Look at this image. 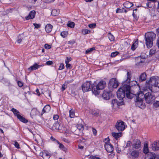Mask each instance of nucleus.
<instances>
[{
	"label": "nucleus",
	"instance_id": "obj_1",
	"mask_svg": "<svg viewBox=\"0 0 159 159\" xmlns=\"http://www.w3.org/2000/svg\"><path fill=\"white\" fill-rule=\"evenodd\" d=\"M130 72L128 71L127 72V79L122 83V86L121 87L117 92V97L120 100H121L125 97L126 94V97L129 99L133 98V94L131 93L130 86L131 83L134 82V84L137 83L136 81H133L130 82L131 78Z\"/></svg>",
	"mask_w": 159,
	"mask_h": 159
},
{
	"label": "nucleus",
	"instance_id": "obj_2",
	"mask_svg": "<svg viewBox=\"0 0 159 159\" xmlns=\"http://www.w3.org/2000/svg\"><path fill=\"white\" fill-rule=\"evenodd\" d=\"M146 87L151 92L155 93L159 90V78L157 76L151 77L146 81Z\"/></svg>",
	"mask_w": 159,
	"mask_h": 159
},
{
	"label": "nucleus",
	"instance_id": "obj_3",
	"mask_svg": "<svg viewBox=\"0 0 159 159\" xmlns=\"http://www.w3.org/2000/svg\"><path fill=\"white\" fill-rule=\"evenodd\" d=\"M156 38V34L153 32H148L145 34V43L148 48H151L153 45V41Z\"/></svg>",
	"mask_w": 159,
	"mask_h": 159
},
{
	"label": "nucleus",
	"instance_id": "obj_4",
	"mask_svg": "<svg viewBox=\"0 0 159 159\" xmlns=\"http://www.w3.org/2000/svg\"><path fill=\"white\" fill-rule=\"evenodd\" d=\"M106 82L105 81H101L96 85L92 87V91L95 95H98L100 93V90L103 89L106 86Z\"/></svg>",
	"mask_w": 159,
	"mask_h": 159
},
{
	"label": "nucleus",
	"instance_id": "obj_5",
	"mask_svg": "<svg viewBox=\"0 0 159 159\" xmlns=\"http://www.w3.org/2000/svg\"><path fill=\"white\" fill-rule=\"evenodd\" d=\"M91 81H87L84 83L82 86V90L84 92H86L91 90L92 87H91Z\"/></svg>",
	"mask_w": 159,
	"mask_h": 159
},
{
	"label": "nucleus",
	"instance_id": "obj_6",
	"mask_svg": "<svg viewBox=\"0 0 159 159\" xmlns=\"http://www.w3.org/2000/svg\"><path fill=\"white\" fill-rule=\"evenodd\" d=\"M144 98L146 102L148 104L151 103L155 99V96L150 92H148L145 94Z\"/></svg>",
	"mask_w": 159,
	"mask_h": 159
},
{
	"label": "nucleus",
	"instance_id": "obj_7",
	"mask_svg": "<svg viewBox=\"0 0 159 159\" xmlns=\"http://www.w3.org/2000/svg\"><path fill=\"white\" fill-rule=\"evenodd\" d=\"M115 126L119 131H122L125 128L124 122L121 120L118 121L116 123Z\"/></svg>",
	"mask_w": 159,
	"mask_h": 159
},
{
	"label": "nucleus",
	"instance_id": "obj_8",
	"mask_svg": "<svg viewBox=\"0 0 159 159\" xmlns=\"http://www.w3.org/2000/svg\"><path fill=\"white\" fill-rule=\"evenodd\" d=\"M119 83L115 78L111 79L109 83L108 86L111 88H116L118 87Z\"/></svg>",
	"mask_w": 159,
	"mask_h": 159
},
{
	"label": "nucleus",
	"instance_id": "obj_9",
	"mask_svg": "<svg viewBox=\"0 0 159 159\" xmlns=\"http://www.w3.org/2000/svg\"><path fill=\"white\" fill-rule=\"evenodd\" d=\"M144 58H142L141 57H138L135 58V61L136 62L135 65L139 66L143 65L145 61Z\"/></svg>",
	"mask_w": 159,
	"mask_h": 159
},
{
	"label": "nucleus",
	"instance_id": "obj_10",
	"mask_svg": "<svg viewBox=\"0 0 159 159\" xmlns=\"http://www.w3.org/2000/svg\"><path fill=\"white\" fill-rule=\"evenodd\" d=\"M132 147L133 148L137 149H139L141 147V142L138 139H135L133 141Z\"/></svg>",
	"mask_w": 159,
	"mask_h": 159
},
{
	"label": "nucleus",
	"instance_id": "obj_11",
	"mask_svg": "<svg viewBox=\"0 0 159 159\" xmlns=\"http://www.w3.org/2000/svg\"><path fill=\"white\" fill-rule=\"evenodd\" d=\"M111 103L112 107L114 108H116L119 106L122 105L123 102L122 101L118 102L117 99H114L112 100Z\"/></svg>",
	"mask_w": 159,
	"mask_h": 159
},
{
	"label": "nucleus",
	"instance_id": "obj_12",
	"mask_svg": "<svg viewBox=\"0 0 159 159\" xmlns=\"http://www.w3.org/2000/svg\"><path fill=\"white\" fill-rule=\"evenodd\" d=\"M39 155L43 159H49L50 157L49 153L47 151H43L39 153Z\"/></svg>",
	"mask_w": 159,
	"mask_h": 159
},
{
	"label": "nucleus",
	"instance_id": "obj_13",
	"mask_svg": "<svg viewBox=\"0 0 159 159\" xmlns=\"http://www.w3.org/2000/svg\"><path fill=\"white\" fill-rule=\"evenodd\" d=\"M143 100H136L135 101V105L140 108L143 109L145 108V105L144 103L143 102Z\"/></svg>",
	"mask_w": 159,
	"mask_h": 159
},
{
	"label": "nucleus",
	"instance_id": "obj_14",
	"mask_svg": "<svg viewBox=\"0 0 159 159\" xmlns=\"http://www.w3.org/2000/svg\"><path fill=\"white\" fill-rule=\"evenodd\" d=\"M137 94H134V95H135L136 100H143L144 99V95L143 93L141 91H140L139 93L138 92L137 93ZM133 95L134 94H132Z\"/></svg>",
	"mask_w": 159,
	"mask_h": 159
},
{
	"label": "nucleus",
	"instance_id": "obj_15",
	"mask_svg": "<svg viewBox=\"0 0 159 159\" xmlns=\"http://www.w3.org/2000/svg\"><path fill=\"white\" fill-rule=\"evenodd\" d=\"M151 148L153 150H159V141H155L151 145Z\"/></svg>",
	"mask_w": 159,
	"mask_h": 159
},
{
	"label": "nucleus",
	"instance_id": "obj_16",
	"mask_svg": "<svg viewBox=\"0 0 159 159\" xmlns=\"http://www.w3.org/2000/svg\"><path fill=\"white\" fill-rule=\"evenodd\" d=\"M105 148L108 152H111L113 150V148L112 145L109 144L108 143H105Z\"/></svg>",
	"mask_w": 159,
	"mask_h": 159
},
{
	"label": "nucleus",
	"instance_id": "obj_17",
	"mask_svg": "<svg viewBox=\"0 0 159 159\" xmlns=\"http://www.w3.org/2000/svg\"><path fill=\"white\" fill-rule=\"evenodd\" d=\"M156 155L155 153L148 152V154L146 155L145 159H155Z\"/></svg>",
	"mask_w": 159,
	"mask_h": 159
},
{
	"label": "nucleus",
	"instance_id": "obj_18",
	"mask_svg": "<svg viewBox=\"0 0 159 159\" xmlns=\"http://www.w3.org/2000/svg\"><path fill=\"white\" fill-rule=\"evenodd\" d=\"M130 154L133 158H136L139 157V152L138 150H134L130 152Z\"/></svg>",
	"mask_w": 159,
	"mask_h": 159
},
{
	"label": "nucleus",
	"instance_id": "obj_19",
	"mask_svg": "<svg viewBox=\"0 0 159 159\" xmlns=\"http://www.w3.org/2000/svg\"><path fill=\"white\" fill-rule=\"evenodd\" d=\"M42 66V65H38L36 63H35L33 66L29 68L28 70L29 71L35 70Z\"/></svg>",
	"mask_w": 159,
	"mask_h": 159
},
{
	"label": "nucleus",
	"instance_id": "obj_20",
	"mask_svg": "<svg viewBox=\"0 0 159 159\" xmlns=\"http://www.w3.org/2000/svg\"><path fill=\"white\" fill-rule=\"evenodd\" d=\"M110 94V92L104 91L102 94V97L104 99L106 100H108L109 99Z\"/></svg>",
	"mask_w": 159,
	"mask_h": 159
},
{
	"label": "nucleus",
	"instance_id": "obj_21",
	"mask_svg": "<svg viewBox=\"0 0 159 159\" xmlns=\"http://www.w3.org/2000/svg\"><path fill=\"white\" fill-rule=\"evenodd\" d=\"M36 12L35 11H32L30 12L28 16L25 17L26 20H29L30 19H32L34 18Z\"/></svg>",
	"mask_w": 159,
	"mask_h": 159
},
{
	"label": "nucleus",
	"instance_id": "obj_22",
	"mask_svg": "<svg viewBox=\"0 0 159 159\" xmlns=\"http://www.w3.org/2000/svg\"><path fill=\"white\" fill-rule=\"evenodd\" d=\"M50 106L48 105H46L43 108L42 112V115L44 113H48L50 110Z\"/></svg>",
	"mask_w": 159,
	"mask_h": 159
},
{
	"label": "nucleus",
	"instance_id": "obj_23",
	"mask_svg": "<svg viewBox=\"0 0 159 159\" xmlns=\"http://www.w3.org/2000/svg\"><path fill=\"white\" fill-rule=\"evenodd\" d=\"M146 75L145 73H142L139 78V81L140 82H142L145 80L146 79Z\"/></svg>",
	"mask_w": 159,
	"mask_h": 159
},
{
	"label": "nucleus",
	"instance_id": "obj_24",
	"mask_svg": "<svg viewBox=\"0 0 159 159\" xmlns=\"http://www.w3.org/2000/svg\"><path fill=\"white\" fill-rule=\"evenodd\" d=\"M52 28V26L50 24L46 25L45 27V29L47 33H49L51 32Z\"/></svg>",
	"mask_w": 159,
	"mask_h": 159
},
{
	"label": "nucleus",
	"instance_id": "obj_25",
	"mask_svg": "<svg viewBox=\"0 0 159 159\" xmlns=\"http://www.w3.org/2000/svg\"><path fill=\"white\" fill-rule=\"evenodd\" d=\"M123 5L124 7L127 8H129L133 6V4L132 3H131L129 1L125 2Z\"/></svg>",
	"mask_w": 159,
	"mask_h": 159
},
{
	"label": "nucleus",
	"instance_id": "obj_26",
	"mask_svg": "<svg viewBox=\"0 0 159 159\" xmlns=\"http://www.w3.org/2000/svg\"><path fill=\"white\" fill-rule=\"evenodd\" d=\"M112 134L113 137L117 139L121 136L122 134L121 132L118 133L112 132Z\"/></svg>",
	"mask_w": 159,
	"mask_h": 159
},
{
	"label": "nucleus",
	"instance_id": "obj_27",
	"mask_svg": "<svg viewBox=\"0 0 159 159\" xmlns=\"http://www.w3.org/2000/svg\"><path fill=\"white\" fill-rule=\"evenodd\" d=\"M17 118L19 120L24 123H27L28 122L27 120L25 118L21 116L20 115H18L17 116Z\"/></svg>",
	"mask_w": 159,
	"mask_h": 159
},
{
	"label": "nucleus",
	"instance_id": "obj_28",
	"mask_svg": "<svg viewBox=\"0 0 159 159\" xmlns=\"http://www.w3.org/2000/svg\"><path fill=\"white\" fill-rule=\"evenodd\" d=\"M59 13V11L56 9H54L52 10L51 12V14L54 16L58 15Z\"/></svg>",
	"mask_w": 159,
	"mask_h": 159
},
{
	"label": "nucleus",
	"instance_id": "obj_29",
	"mask_svg": "<svg viewBox=\"0 0 159 159\" xmlns=\"http://www.w3.org/2000/svg\"><path fill=\"white\" fill-rule=\"evenodd\" d=\"M11 111L13 112L14 115L16 116L17 117V116L18 115H20V113L19 112V111L16 110V109L14 108H12L11 110Z\"/></svg>",
	"mask_w": 159,
	"mask_h": 159
},
{
	"label": "nucleus",
	"instance_id": "obj_30",
	"mask_svg": "<svg viewBox=\"0 0 159 159\" xmlns=\"http://www.w3.org/2000/svg\"><path fill=\"white\" fill-rule=\"evenodd\" d=\"M143 152L145 153H147L149 152L148 144H145L143 148Z\"/></svg>",
	"mask_w": 159,
	"mask_h": 159
},
{
	"label": "nucleus",
	"instance_id": "obj_31",
	"mask_svg": "<svg viewBox=\"0 0 159 159\" xmlns=\"http://www.w3.org/2000/svg\"><path fill=\"white\" fill-rule=\"evenodd\" d=\"M53 127L57 129H60V124L59 123L56 122L54 123L53 125Z\"/></svg>",
	"mask_w": 159,
	"mask_h": 159
},
{
	"label": "nucleus",
	"instance_id": "obj_32",
	"mask_svg": "<svg viewBox=\"0 0 159 159\" xmlns=\"http://www.w3.org/2000/svg\"><path fill=\"white\" fill-rule=\"evenodd\" d=\"M108 36L111 41H112L114 40V37L111 33H108Z\"/></svg>",
	"mask_w": 159,
	"mask_h": 159
},
{
	"label": "nucleus",
	"instance_id": "obj_33",
	"mask_svg": "<svg viewBox=\"0 0 159 159\" xmlns=\"http://www.w3.org/2000/svg\"><path fill=\"white\" fill-rule=\"evenodd\" d=\"M153 107L155 108H157L159 107V101H156L153 104Z\"/></svg>",
	"mask_w": 159,
	"mask_h": 159
},
{
	"label": "nucleus",
	"instance_id": "obj_34",
	"mask_svg": "<svg viewBox=\"0 0 159 159\" xmlns=\"http://www.w3.org/2000/svg\"><path fill=\"white\" fill-rule=\"evenodd\" d=\"M90 31L88 29H83L82 30V33L84 35L90 32Z\"/></svg>",
	"mask_w": 159,
	"mask_h": 159
},
{
	"label": "nucleus",
	"instance_id": "obj_35",
	"mask_svg": "<svg viewBox=\"0 0 159 159\" xmlns=\"http://www.w3.org/2000/svg\"><path fill=\"white\" fill-rule=\"evenodd\" d=\"M67 26L70 28H73L74 27L75 23L72 22H69L67 24Z\"/></svg>",
	"mask_w": 159,
	"mask_h": 159
},
{
	"label": "nucleus",
	"instance_id": "obj_36",
	"mask_svg": "<svg viewBox=\"0 0 159 159\" xmlns=\"http://www.w3.org/2000/svg\"><path fill=\"white\" fill-rule=\"evenodd\" d=\"M67 32L66 31H64L61 32V36L64 38H65L67 35Z\"/></svg>",
	"mask_w": 159,
	"mask_h": 159
},
{
	"label": "nucleus",
	"instance_id": "obj_37",
	"mask_svg": "<svg viewBox=\"0 0 159 159\" xmlns=\"http://www.w3.org/2000/svg\"><path fill=\"white\" fill-rule=\"evenodd\" d=\"M70 116L71 118H74L75 116V113L74 112L71 110L69 111Z\"/></svg>",
	"mask_w": 159,
	"mask_h": 159
},
{
	"label": "nucleus",
	"instance_id": "obj_38",
	"mask_svg": "<svg viewBox=\"0 0 159 159\" xmlns=\"http://www.w3.org/2000/svg\"><path fill=\"white\" fill-rule=\"evenodd\" d=\"M156 50L154 48H152L151 49L150 51V54L152 55L153 54L155 53Z\"/></svg>",
	"mask_w": 159,
	"mask_h": 159
},
{
	"label": "nucleus",
	"instance_id": "obj_39",
	"mask_svg": "<svg viewBox=\"0 0 159 159\" xmlns=\"http://www.w3.org/2000/svg\"><path fill=\"white\" fill-rule=\"evenodd\" d=\"M95 49V48H92L88 49L86 51V53H89L92 52L93 50Z\"/></svg>",
	"mask_w": 159,
	"mask_h": 159
},
{
	"label": "nucleus",
	"instance_id": "obj_40",
	"mask_svg": "<svg viewBox=\"0 0 159 159\" xmlns=\"http://www.w3.org/2000/svg\"><path fill=\"white\" fill-rule=\"evenodd\" d=\"M77 128L79 130H82L83 129V125L81 124H79L77 125Z\"/></svg>",
	"mask_w": 159,
	"mask_h": 159
},
{
	"label": "nucleus",
	"instance_id": "obj_41",
	"mask_svg": "<svg viewBox=\"0 0 159 159\" xmlns=\"http://www.w3.org/2000/svg\"><path fill=\"white\" fill-rule=\"evenodd\" d=\"M96 24L95 23H93L89 25V27L91 28H94L96 27Z\"/></svg>",
	"mask_w": 159,
	"mask_h": 159
},
{
	"label": "nucleus",
	"instance_id": "obj_42",
	"mask_svg": "<svg viewBox=\"0 0 159 159\" xmlns=\"http://www.w3.org/2000/svg\"><path fill=\"white\" fill-rule=\"evenodd\" d=\"M124 9L123 8H122V9L120 8H117L116 11V12L117 13H122L124 12Z\"/></svg>",
	"mask_w": 159,
	"mask_h": 159
},
{
	"label": "nucleus",
	"instance_id": "obj_43",
	"mask_svg": "<svg viewBox=\"0 0 159 159\" xmlns=\"http://www.w3.org/2000/svg\"><path fill=\"white\" fill-rule=\"evenodd\" d=\"M118 53L119 52H113L111 54V57H114L117 56Z\"/></svg>",
	"mask_w": 159,
	"mask_h": 159
},
{
	"label": "nucleus",
	"instance_id": "obj_44",
	"mask_svg": "<svg viewBox=\"0 0 159 159\" xmlns=\"http://www.w3.org/2000/svg\"><path fill=\"white\" fill-rule=\"evenodd\" d=\"M71 60V58L70 57H66L65 61V63H67Z\"/></svg>",
	"mask_w": 159,
	"mask_h": 159
},
{
	"label": "nucleus",
	"instance_id": "obj_45",
	"mask_svg": "<svg viewBox=\"0 0 159 159\" xmlns=\"http://www.w3.org/2000/svg\"><path fill=\"white\" fill-rule=\"evenodd\" d=\"M67 85L65 83L62 85V89L63 91L67 87Z\"/></svg>",
	"mask_w": 159,
	"mask_h": 159
},
{
	"label": "nucleus",
	"instance_id": "obj_46",
	"mask_svg": "<svg viewBox=\"0 0 159 159\" xmlns=\"http://www.w3.org/2000/svg\"><path fill=\"white\" fill-rule=\"evenodd\" d=\"M18 40H17V42L19 43H20L21 41H22V40L23 39V38H22L21 37V36H20V35H19L18 36Z\"/></svg>",
	"mask_w": 159,
	"mask_h": 159
},
{
	"label": "nucleus",
	"instance_id": "obj_47",
	"mask_svg": "<svg viewBox=\"0 0 159 159\" xmlns=\"http://www.w3.org/2000/svg\"><path fill=\"white\" fill-rule=\"evenodd\" d=\"M14 142V146L16 148L18 149H19L20 148L19 147V145L18 143H17L16 141H15Z\"/></svg>",
	"mask_w": 159,
	"mask_h": 159
},
{
	"label": "nucleus",
	"instance_id": "obj_48",
	"mask_svg": "<svg viewBox=\"0 0 159 159\" xmlns=\"http://www.w3.org/2000/svg\"><path fill=\"white\" fill-rule=\"evenodd\" d=\"M33 25L35 27V28L38 29L40 28L41 25L39 24H37L36 23L33 24Z\"/></svg>",
	"mask_w": 159,
	"mask_h": 159
},
{
	"label": "nucleus",
	"instance_id": "obj_49",
	"mask_svg": "<svg viewBox=\"0 0 159 159\" xmlns=\"http://www.w3.org/2000/svg\"><path fill=\"white\" fill-rule=\"evenodd\" d=\"M17 83L19 86L20 87H22L23 85V83L20 81H18Z\"/></svg>",
	"mask_w": 159,
	"mask_h": 159
},
{
	"label": "nucleus",
	"instance_id": "obj_50",
	"mask_svg": "<svg viewBox=\"0 0 159 159\" xmlns=\"http://www.w3.org/2000/svg\"><path fill=\"white\" fill-rule=\"evenodd\" d=\"M64 68V65L63 64L61 63V64L59 66V70H62Z\"/></svg>",
	"mask_w": 159,
	"mask_h": 159
},
{
	"label": "nucleus",
	"instance_id": "obj_51",
	"mask_svg": "<svg viewBox=\"0 0 159 159\" xmlns=\"http://www.w3.org/2000/svg\"><path fill=\"white\" fill-rule=\"evenodd\" d=\"M155 57L157 59H159V51H157L155 53Z\"/></svg>",
	"mask_w": 159,
	"mask_h": 159
},
{
	"label": "nucleus",
	"instance_id": "obj_52",
	"mask_svg": "<svg viewBox=\"0 0 159 159\" xmlns=\"http://www.w3.org/2000/svg\"><path fill=\"white\" fill-rule=\"evenodd\" d=\"M53 62L52 61H48L46 62V64L48 65H50L53 64Z\"/></svg>",
	"mask_w": 159,
	"mask_h": 159
},
{
	"label": "nucleus",
	"instance_id": "obj_53",
	"mask_svg": "<svg viewBox=\"0 0 159 159\" xmlns=\"http://www.w3.org/2000/svg\"><path fill=\"white\" fill-rule=\"evenodd\" d=\"M44 47L45 48L47 49H50L51 48V46L50 45L47 44H46L45 45Z\"/></svg>",
	"mask_w": 159,
	"mask_h": 159
},
{
	"label": "nucleus",
	"instance_id": "obj_54",
	"mask_svg": "<svg viewBox=\"0 0 159 159\" xmlns=\"http://www.w3.org/2000/svg\"><path fill=\"white\" fill-rule=\"evenodd\" d=\"M73 81V80H70L66 81L65 82V83L67 85V84H68L72 83Z\"/></svg>",
	"mask_w": 159,
	"mask_h": 159
},
{
	"label": "nucleus",
	"instance_id": "obj_55",
	"mask_svg": "<svg viewBox=\"0 0 159 159\" xmlns=\"http://www.w3.org/2000/svg\"><path fill=\"white\" fill-rule=\"evenodd\" d=\"M66 67L67 69H68V68L70 69L71 68V65L70 64H69L68 63H66Z\"/></svg>",
	"mask_w": 159,
	"mask_h": 159
},
{
	"label": "nucleus",
	"instance_id": "obj_56",
	"mask_svg": "<svg viewBox=\"0 0 159 159\" xmlns=\"http://www.w3.org/2000/svg\"><path fill=\"white\" fill-rule=\"evenodd\" d=\"M54 0H45L44 2L46 3H49L54 1Z\"/></svg>",
	"mask_w": 159,
	"mask_h": 159
},
{
	"label": "nucleus",
	"instance_id": "obj_57",
	"mask_svg": "<svg viewBox=\"0 0 159 159\" xmlns=\"http://www.w3.org/2000/svg\"><path fill=\"white\" fill-rule=\"evenodd\" d=\"M53 119L55 120H57L59 118V116L58 115H54L53 116Z\"/></svg>",
	"mask_w": 159,
	"mask_h": 159
},
{
	"label": "nucleus",
	"instance_id": "obj_58",
	"mask_svg": "<svg viewBox=\"0 0 159 159\" xmlns=\"http://www.w3.org/2000/svg\"><path fill=\"white\" fill-rule=\"evenodd\" d=\"M92 114L93 115L95 116H98L99 115V114L96 112H93Z\"/></svg>",
	"mask_w": 159,
	"mask_h": 159
},
{
	"label": "nucleus",
	"instance_id": "obj_59",
	"mask_svg": "<svg viewBox=\"0 0 159 159\" xmlns=\"http://www.w3.org/2000/svg\"><path fill=\"white\" fill-rule=\"evenodd\" d=\"M131 144V142L130 141H128L126 143V147H129L130 146Z\"/></svg>",
	"mask_w": 159,
	"mask_h": 159
},
{
	"label": "nucleus",
	"instance_id": "obj_60",
	"mask_svg": "<svg viewBox=\"0 0 159 159\" xmlns=\"http://www.w3.org/2000/svg\"><path fill=\"white\" fill-rule=\"evenodd\" d=\"M93 134L94 135H95L96 134L97 131L95 129H93Z\"/></svg>",
	"mask_w": 159,
	"mask_h": 159
},
{
	"label": "nucleus",
	"instance_id": "obj_61",
	"mask_svg": "<svg viewBox=\"0 0 159 159\" xmlns=\"http://www.w3.org/2000/svg\"><path fill=\"white\" fill-rule=\"evenodd\" d=\"M36 92L38 95L39 96L40 95V94L39 92V91L38 89H36Z\"/></svg>",
	"mask_w": 159,
	"mask_h": 159
},
{
	"label": "nucleus",
	"instance_id": "obj_62",
	"mask_svg": "<svg viewBox=\"0 0 159 159\" xmlns=\"http://www.w3.org/2000/svg\"><path fill=\"white\" fill-rule=\"evenodd\" d=\"M134 43L131 46V49L132 50H134L135 49V48L134 47L135 45H134Z\"/></svg>",
	"mask_w": 159,
	"mask_h": 159
},
{
	"label": "nucleus",
	"instance_id": "obj_63",
	"mask_svg": "<svg viewBox=\"0 0 159 159\" xmlns=\"http://www.w3.org/2000/svg\"><path fill=\"white\" fill-rule=\"evenodd\" d=\"M61 149L63 151L65 152H66L67 151V149L65 147H64L63 148H61Z\"/></svg>",
	"mask_w": 159,
	"mask_h": 159
},
{
	"label": "nucleus",
	"instance_id": "obj_64",
	"mask_svg": "<svg viewBox=\"0 0 159 159\" xmlns=\"http://www.w3.org/2000/svg\"><path fill=\"white\" fill-rule=\"evenodd\" d=\"M157 46L159 48V38H158V39L157 40Z\"/></svg>",
	"mask_w": 159,
	"mask_h": 159
}]
</instances>
